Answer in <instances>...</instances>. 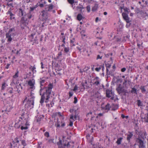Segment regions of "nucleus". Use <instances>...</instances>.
Wrapping results in <instances>:
<instances>
[{
    "instance_id": "obj_50",
    "label": "nucleus",
    "mask_w": 148,
    "mask_h": 148,
    "mask_svg": "<svg viewBox=\"0 0 148 148\" xmlns=\"http://www.w3.org/2000/svg\"><path fill=\"white\" fill-rule=\"evenodd\" d=\"M106 66L107 68H110L111 66V65L108 63L106 64Z\"/></svg>"
},
{
    "instance_id": "obj_8",
    "label": "nucleus",
    "mask_w": 148,
    "mask_h": 148,
    "mask_svg": "<svg viewBox=\"0 0 148 148\" xmlns=\"http://www.w3.org/2000/svg\"><path fill=\"white\" fill-rule=\"evenodd\" d=\"M70 47H72L75 46L76 44V42L75 38L73 37L72 35L71 37H70Z\"/></svg>"
},
{
    "instance_id": "obj_26",
    "label": "nucleus",
    "mask_w": 148,
    "mask_h": 148,
    "mask_svg": "<svg viewBox=\"0 0 148 148\" xmlns=\"http://www.w3.org/2000/svg\"><path fill=\"white\" fill-rule=\"evenodd\" d=\"M83 18V17L81 14H79L77 17V19L79 21H80Z\"/></svg>"
},
{
    "instance_id": "obj_47",
    "label": "nucleus",
    "mask_w": 148,
    "mask_h": 148,
    "mask_svg": "<svg viewBox=\"0 0 148 148\" xmlns=\"http://www.w3.org/2000/svg\"><path fill=\"white\" fill-rule=\"evenodd\" d=\"M34 43H35V44H38V39H37V37H35V38L34 39Z\"/></svg>"
},
{
    "instance_id": "obj_55",
    "label": "nucleus",
    "mask_w": 148,
    "mask_h": 148,
    "mask_svg": "<svg viewBox=\"0 0 148 148\" xmlns=\"http://www.w3.org/2000/svg\"><path fill=\"white\" fill-rule=\"evenodd\" d=\"M53 5L52 4H50L49 7V9L51 10L53 8Z\"/></svg>"
},
{
    "instance_id": "obj_37",
    "label": "nucleus",
    "mask_w": 148,
    "mask_h": 148,
    "mask_svg": "<svg viewBox=\"0 0 148 148\" xmlns=\"http://www.w3.org/2000/svg\"><path fill=\"white\" fill-rule=\"evenodd\" d=\"M21 144L24 147H25L27 145V144L25 141L24 140H22L21 141Z\"/></svg>"
},
{
    "instance_id": "obj_24",
    "label": "nucleus",
    "mask_w": 148,
    "mask_h": 148,
    "mask_svg": "<svg viewBox=\"0 0 148 148\" xmlns=\"http://www.w3.org/2000/svg\"><path fill=\"white\" fill-rule=\"evenodd\" d=\"M26 17H25V18H26L27 19L29 20L30 19L32 16V15L31 14V12H29V13L27 14L25 16Z\"/></svg>"
},
{
    "instance_id": "obj_44",
    "label": "nucleus",
    "mask_w": 148,
    "mask_h": 148,
    "mask_svg": "<svg viewBox=\"0 0 148 148\" xmlns=\"http://www.w3.org/2000/svg\"><path fill=\"white\" fill-rule=\"evenodd\" d=\"M14 142V143H19V141L18 140V138L16 137L14 138V140L13 141V143Z\"/></svg>"
},
{
    "instance_id": "obj_4",
    "label": "nucleus",
    "mask_w": 148,
    "mask_h": 148,
    "mask_svg": "<svg viewBox=\"0 0 148 148\" xmlns=\"http://www.w3.org/2000/svg\"><path fill=\"white\" fill-rule=\"evenodd\" d=\"M13 108L12 105L10 103H7L5 105L2 110V112L4 113L8 114Z\"/></svg>"
},
{
    "instance_id": "obj_35",
    "label": "nucleus",
    "mask_w": 148,
    "mask_h": 148,
    "mask_svg": "<svg viewBox=\"0 0 148 148\" xmlns=\"http://www.w3.org/2000/svg\"><path fill=\"white\" fill-rule=\"evenodd\" d=\"M70 142H68L66 145L65 144H63L64 148H69L70 147Z\"/></svg>"
},
{
    "instance_id": "obj_21",
    "label": "nucleus",
    "mask_w": 148,
    "mask_h": 148,
    "mask_svg": "<svg viewBox=\"0 0 148 148\" xmlns=\"http://www.w3.org/2000/svg\"><path fill=\"white\" fill-rule=\"evenodd\" d=\"M77 30L78 31L80 32L81 34L82 33L83 31V26L81 25H78L77 27Z\"/></svg>"
},
{
    "instance_id": "obj_13",
    "label": "nucleus",
    "mask_w": 148,
    "mask_h": 148,
    "mask_svg": "<svg viewBox=\"0 0 148 148\" xmlns=\"http://www.w3.org/2000/svg\"><path fill=\"white\" fill-rule=\"evenodd\" d=\"M94 80L95 81L93 83L94 84H95L96 86H98L99 85L100 80L98 77H96L94 79Z\"/></svg>"
},
{
    "instance_id": "obj_53",
    "label": "nucleus",
    "mask_w": 148,
    "mask_h": 148,
    "mask_svg": "<svg viewBox=\"0 0 148 148\" xmlns=\"http://www.w3.org/2000/svg\"><path fill=\"white\" fill-rule=\"evenodd\" d=\"M92 145L93 148H99V147L97 145L93 144L92 143Z\"/></svg>"
},
{
    "instance_id": "obj_17",
    "label": "nucleus",
    "mask_w": 148,
    "mask_h": 148,
    "mask_svg": "<svg viewBox=\"0 0 148 148\" xmlns=\"http://www.w3.org/2000/svg\"><path fill=\"white\" fill-rule=\"evenodd\" d=\"M59 141L58 142L57 144L58 145V148H64L63 147V145H62V140L60 138L59 139Z\"/></svg>"
},
{
    "instance_id": "obj_28",
    "label": "nucleus",
    "mask_w": 148,
    "mask_h": 148,
    "mask_svg": "<svg viewBox=\"0 0 148 148\" xmlns=\"http://www.w3.org/2000/svg\"><path fill=\"white\" fill-rule=\"evenodd\" d=\"M8 86V85L5 82L3 83L2 84L1 89V90H4L6 87Z\"/></svg>"
},
{
    "instance_id": "obj_63",
    "label": "nucleus",
    "mask_w": 148,
    "mask_h": 148,
    "mask_svg": "<svg viewBox=\"0 0 148 148\" xmlns=\"http://www.w3.org/2000/svg\"><path fill=\"white\" fill-rule=\"evenodd\" d=\"M10 64H8L7 65H6V66L5 67V68L6 69H8L9 68V67L10 66Z\"/></svg>"
},
{
    "instance_id": "obj_57",
    "label": "nucleus",
    "mask_w": 148,
    "mask_h": 148,
    "mask_svg": "<svg viewBox=\"0 0 148 148\" xmlns=\"http://www.w3.org/2000/svg\"><path fill=\"white\" fill-rule=\"evenodd\" d=\"M101 67H99L96 68L95 69V70L97 71H99L101 69Z\"/></svg>"
},
{
    "instance_id": "obj_62",
    "label": "nucleus",
    "mask_w": 148,
    "mask_h": 148,
    "mask_svg": "<svg viewBox=\"0 0 148 148\" xmlns=\"http://www.w3.org/2000/svg\"><path fill=\"white\" fill-rule=\"evenodd\" d=\"M126 70V69L125 68V67H124V68H122L121 69V71L122 72H124Z\"/></svg>"
},
{
    "instance_id": "obj_46",
    "label": "nucleus",
    "mask_w": 148,
    "mask_h": 148,
    "mask_svg": "<svg viewBox=\"0 0 148 148\" xmlns=\"http://www.w3.org/2000/svg\"><path fill=\"white\" fill-rule=\"evenodd\" d=\"M73 92L70 91L69 92V99L71 97H72L73 95Z\"/></svg>"
},
{
    "instance_id": "obj_59",
    "label": "nucleus",
    "mask_w": 148,
    "mask_h": 148,
    "mask_svg": "<svg viewBox=\"0 0 148 148\" xmlns=\"http://www.w3.org/2000/svg\"><path fill=\"white\" fill-rule=\"evenodd\" d=\"M19 10H20V13L21 14V16H23V11L21 9H20Z\"/></svg>"
},
{
    "instance_id": "obj_52",
    "label": "nucleus",
    "mask_w": 148,
    "mask_h": 148,
    "mask_svg": "<svg viewBox=\"0 0 148 148\" xmlns=\"http://www.w3.org/2000/svg\"><path fill=\"white\" fill-rule=\"evenodd\" d=\"M74 116L73 114H72L70 116V120L72 119L73 120V121H74L75 120H74Z\"/></svg>"
},
{
    "instance_id": "obj_10",
    "label": "nucleus",
    "mask_w": 148,
    "mask_h": 148,
    "mask_svg": "<svg viewBox=\"0 0 148 148\" xmlns=\"http://www.w3.org/2000/svg\"><path fill=\"white\" fill-rule=\"evenodd\" d=\"M28 85L30 86L31 89L34 88V85L35 84L34 81L32 80H29L28 82Z\"/></svg>"
},
{
    "instance_id": "obj_2",
    "label": "nucleus",
    "mask_w": 148,
    "mask_h": 148,
    "mask_svg": "<svg viewBox=\"0 0 148 148\" xmlns=\"http://www.w3.org/2000/svg\"><path fill=\"white\" fill-rule=\"evenodd\" d=\"M121 12L122 10L123 9L124 11V12L122 13V16L123 19L125 20L127 23H129L130 22V18L129 17L128 14L130 12V9L126 7H124L121 8Z\"/></svg>"
},
{
    "instance_id": "obj_36",
    "label": "nucleus",
    "mask_w": 148,
    "mask_h": 148,
    "mask_svg": "<svg viewBox=\"0 0 148 148\" xmlns=\"http://www.w3.org/2000/svg\"><path fill=\"white\" fill-rule=\"evenodd\" d=\"M131 92L132 93H134L137 94V89L134 88H132V90H131Z\"/></svg>"
},
{
    "instance_id": "obj_64",
    "label": "nucleus",
    "mask_w": 148,
    "mask_h": 148,
    "mask_svg": "<svg viewBox=\"0 0 148 148\" xmlns=\"http://www.w3.org/2000/svg\"><path fill=\"white\" fill-rule=\"evenodd\" d=\"M46 106L48 107V108H51L52 107L51 106H50V103H48L46 104Z\"/></svg>"
},
{
    "instance_id": "obj_51",
    "label": "nucleus",
    "mask_w": 148,
    "mask_h": 148,
    "mask_svg": "<svg viewBox=\"0 0 148 148\" xmlns=\"http://www.w3.org/2000/svg\"><path fill=\"white\" fill-rule=\"evenodd\" d=\"M74 121H72L71 120H70V122L69 124V125L70 126H73V122Z\"/></svg>"
},
{
    "instance_id": "obj_45",
    "label": "nucleus",
    "mask_w": 148,
    "mask_h": 148,
    "mask_svg": "<svg viewBox=\"0 0 148 148\" xmlns=\"http://www.w3.org/2000/svg\"><path fill=\"white\" fill-rule=\"evenodd\" d=\"M21 126V130H27L28 129V127H27V126H26L24 127L23 125H22Z\"/></svg>"
},
{
    "instance_id": "obj_18",
    "label": "nucleus",
    "mask_w": 148,
    "mask_h": 148,
    "mask_svg": "<svg viewBox=\"0 0 148 148\" xmlns=\"http://www.w3.org/2000/svg\"><path fill=\"white\" fill-rule=\"evenodd\" d=\"M61 122L58 121H57V124L56 125V126L57 127H59L60 126L62 127H63L65 126V124L64 123H63L62 124L61 123Z\"/></svg>"
},
{
    "instance_id": "obj_7",
    "label": "nucleus",
    "mask_w": 148,
    "mask_h": 148,
    "mask_svg": "<svg viewBox=\"0 0 148 148\" xmlns=\"http://www.w3.org/2000/svg\"><path fill=\"white\" fill-rule=\"evenodd\" d=\"M136 141L138 144V146L139 148H145V145H144L143 140L138 136L136 139Z\"/></svg>"
},
{
    "instance_id": "obj_33",
    "label": "nucleus",
    "mask_w": 148,
    "mask_h": 148,
    "mask_svg": "<svg viewBox=\"0 0 148 148\" xmlns=\"http://www.w3.org/2000/svg\"><path fill=\"white\" fill-rule=\"evenodd\" d=\"M137 104L138 107L142 106L143 104L141 101L140 100H138L137 101Z\"/></svg>"
},
{
    "instance_id": "obj_6",
    "label": "nucleus",
    "mask_w": 148,
    "mask_h": 148,
    "mask_svg": "<svg viewBox=\"0 0 148 148\" xmlns=\"http://www.w3.org/2000/svg\"><path fill=\"white\" fill-rule=\"evenodd\" d=\"M33 97L32 100H28L27 101V98L26 97L25 99L23 101V103L27 102L26 104H25V106L27 105V107L29 108H33L34 104V101L33 99Z\"/></svg>"
},
{
    "instance_id": "obj_34",
    "label": "nucleus",
    "mask_w": 148,
    "mask_h": 148,
    "mask_svg": "<svg viewBox=\"0 0 148 148\" xmlns=\"http://www.w3.org/2000/svg\"><path fill=\"white\" fill-rule=\"evenodd\" d=\"M64 52L65 53H67L69 51V47H64Z\"/></svg>"
},
{
    "instance_id": "obj_49",
    "label": "nucleus",
    "mask_w": 148,
    "mask_h": 148,
    "mask_svg": "<svg viewBox=\"0 0 148 148\" xmlns=\"http://www.w3.org/2000/svg\"><path fill=\"white\" fill-rule=\"evenodd\" d=\"M44 135L45 136L47 137H48L49 136V133L48 132H46L45 133Z\"/></svg>"
},
{
    "instance_id": "obj_16",
    "label": "nucleus",
    "mask_w": 148,
    "mask_h": 148,
    "mask_svg": "<svg viewBox=\"0 0 148 148\" xmlns=\"http://www.w3.org/2000/svg\"><path fill=\"white\" fill-rule=\"evenodd\" d=\"M8 14H9L10 17V20L15 19V17L14 15L11 12V11H8L7 12Z\"/></svg>"
},
{
    "instance_id": "obj_9",
    "label": "nucleus",
    "mask_w": 148,
    "mask_h": 148,
    "mask_svg": "<svg viewBox=\"0 0 148 148\" xmlns=\"http://www.w3.org/2000/svg\"><path fill=\"white\" fill-rule=\"evenodd\" d=\"M116 90L119 94L123 93L124 92V90L123 89V88L121 86V84H119V85L116 88Z\"/></svg>"
},
{
    "instance_id": "obj_56",
    "label": "nucleus",
    "mask_w": 148,
    "mask_h": 148,
    "mask_svg": "<svg viewBox=\"0 0 148 148\" xmlns=\"http://www.w3.org/2000/svg\"><path fill=\"white\" fill-rule=\"evenodd\" d=\"M78 89V87L77 86V85H75L74 87V89H73V91H76V90H77Z\"/></svg>"
},
{
    "instance_id": "obj_61",
    "label": "nucleus",
    "mask_w": 148,
    "mask_h": 148,
    "mask_svg": "<svg viewBox=\"0 0 148 148\" xmlns=\"http://www.w3.org/2000/svg\"><path fill=\"white\" fill-rule=\"evenodd\" d=\"M40 64L41 65V68L42 69H43L44 68V65L43 63L42 62H41L40 63Z\"/></svg>"
},
{
    "instance_id": "obj_48",
    "label": "nucleus",
    "mask_w": 148,
    "mask_h": 148,
    "mask_svg": "<svg viewBox=\"0 0 148 148\" xmlns=\"http://www.w3.org/2000/svg\"><path fill=\"white\" fill-rule=\"evenodd\" d=\"M86 10L88 12H89L90 10V5H88L86 7Z\"/></svg>"
},
{
    "instance_id": "obj_25",
    "label": "nucleus",
    "mask_w": 148,
    "mask_h": 148,
    "mask_svg": "<svg viewBox=\"0 0 148 148\" xmlns=\"http://www.w3.org/2000/svg\"><path fill=\"white\" fill-rule=\"evenodd\" d=\"M112 106L111 110L115 111L118 108V106L116 105H113Z\"/></svg>"
},
{
    "instance_id": "obj_12",
    "label": "nucleus",
    "mask_w": 148,
    "mask_h": 148,
    "mask_svg": "<svg viewBox=\"0 0 148 148\" xmlns=\"http://www.w3.org/2000/svg\"><path fill=\"white\" fill-rule=\"evenodd\" d=\"M86 137L88 142L90 143L91 145H92L93 137L92 136L90 137L89 134H88L86 135Z\"/></svg>"
},
{
    "instance_id": "obj_11",
    "label": "nucleus",
    "mask_w": 148,
    "mask_h": 148,
    "mask_svg": "<svg viewBox=\"0 0 148 148\" xmlns=\"http://www.w3.org/2000/svg\"><path fill=\"white\" fill-rule=\"evenodd\" d=\"M92 112L90 111L88 113H87L86 114V116L87 117H89L90 116H91V122L92 123H93V124L94 125L95 123H96V120H95V121H93V118L94 117V116L93 117L92 116Z\"/></svg>"
},
{
    "instance_id": "obj_40",
    "label": "nucleus",
    "mask_w": 148,
    "mask_h": 148,
    "mask_svg": "<svg viewBox=\"0 0 148 148\" xmlns=\"http://www.w3.org/2000/svg\"><path fill=\"white\" fill-rule=\"evenodd\" d=\"M15 29L14 28L12 27L10 29L9 31L7 33H9V34H11V32L12 31L15 32Z\"/></svg>"
},
{
    "instance_id": "obj_22",
    "label": "nucleus",
    "mask_w": 148,
    "mask_h": 148,
    "mask_svg": "<svg viewBox=\"0 0 148 148\" xmlns=\"http://www.w3.org/2000/svg\"><path fill=\"white\" fill-rule=\"evenodd\" d=\"M98 8V5L97 4H96L94 6L92 7V11L93 12H95L96 11Z\"/></svg>"
},
{
    "instance_id": "obj_39",
    "label": "nucleus",
    "mask_w": 148,
    "mask_h": 148,
    "mask_svg": "<svg viewBox=\"0 0 148 148\" xmlns=\"http://www.w3.org/2000/svg\"><path fill=\"white\" fill-rule=\"evenodd\" d=\"M61 39L62 40V42L64 43H65L66 42L65 41V36H62L61 38Z\"/></svg>"
},
{
    "instance_id": "obj_43",
    "label": "nucleus",
    "mask_w": 148,
    "mask_h": 148,
    "mask_svg": "<svg viewBox=\"0 0 148 148\" xmlns=\"http://www.w3.org/2000/svg\"><path fill=\"white\" fill-rule=\"evenodd\" d=\"M35 34H32L31 35L29 36V38H30L31 39L30 41L32 42L33 41L32 39L33 38L34 35H35Z\"/></svg>"
},
{
    "instance_id": "obj_27",
    "label": "nucleus",
    "mask_w": 148,
    "mask_h": 148,
    "mask_svg": "<svg viewBox=\"0 0 148 148\" xmlns=\"http://www.w3.org/2000/svg\"><path fill=\"white\" fill-rule=\"evenodd\" d=\"M122 139L123 138L122 137H120L117 139V140L116 141V143L118 145H119L121 144Z\"/></svg>"
},
{
    "instance_id": "obj_54",
    "label": "nucleus",
    "mask_w": 148,
    "mask_h": 148,
    "mask_svg": "<svg viewBox=\"0 0 148 148\" xmlns=\"http://www.w3.org/2000/svg\"><path fill=\"white\" fill-rule=\"evenodd\" d=\"M74 100L73 102V103H74L75 104L77 102V99L76 97H75L74 98Z\"/></svg>"
},
{
    "instance_id": "obj_23",
    "label": "nucleus",
    "mask_w": 148,
    "mask_h": 148,
    "mask_svg": "<svg viewBox=\"0 0 148 148\" xmlns=\"http://www.w3.org/2000/svg\"><path fill=\"white\" fill-rule=\"evenodd\" d=\"M19 72L18 70H17L15 74L12 76L13 79H16L19 76Z\"/></svg>"
},
{
    "instance_id": "obj_3",
    "label": "nucleus",
    "mask_w": 148,
    "mask_h": 148,
    "mask_svg": "<svg viewBox=\"0 0 148 148\" xmlns=\"http://www.w3.org/2000/svg\"><path fill=\"white\" fill-rule=\"evenodd\" d=\"M22 112V113L21 114V116L20 117L19 121H20L23 120L21 123L22 125H25V126L29 125V124L28 121L27 117L26 116L24 112L23 111Z\"/></svg>"
},
{
    "instance_id": "obj_41",
    "label": "nucleus",
    "mask_w": 148,
    "mask_h": 148,
    "mask_svg": "<svg viewBox=\"0 0 148 148\" xmlns=\"http://www.w3.org/2000/svg\"><path fill=\"white\" fill-rule=\"evenodd\" d=\"M127 77H126L124 79L123 84L126 86L127 84Z\"/></svg>"
},
{
    "instance_id": "obj_1",
    "label": "nucleus",
    "mask_w": 148,
    "mask_h": 148,
    "mask_svg": "<svg viewBox=\"0 0 148 148\" xmlns=\"http://www.w3.org/2000/svg\"><path fill=\"white\" fill-rule=\"evenodd\" d=\"M53 88V85L51 84H49L47 87L42 88L40 90V95L41 96V98L40 103H42L45 100V102L47 103L51 93V90Z\"/></svg>"
},
{
    "instance_id": "obj_5",
    "label": "nucleus",
    "mask_w": 148,
    "mask_h": 148,
    "mask_svg": "<svg viewBox=\"0 0 148 148\" xmlns=\"http://www.w3.org/2000/svg\"><path fill=\"white\" fill-rule=\"evenodd\" d=\"M29 20L24 17L21 18L20 22V26L22 29H24L28 25Z\"/></svg>"
},
{
    "instance_id": "obj_30",
    "label": "nucleus",
    "mask_w": 148,
    "mask_h": 148,
    "mask_svg": "<svg viewBox=\"0 0 148 148\" xmlns=\"http://www.w3.org/2000/svg\"><path fill=\"white\" fill-rule=\"evenodd\" d=\"M140 89L141 90V92L143 93H145L146 91V89L145 88V86H141L140 87Z\"/></svg>"
},
{
    "instance_id": "obj_42",
    "label": "nucleus",
    "mask_w": 148,
    "mask_h": 148,
    "mask_svg": "<svg viewBox=\"0 0 148 148\" xmlns=\"http://www.w3.org/2000/svg\"><path fill=\"white\" fill-rule=\"evenodd\" d=\"M75 0H67L68 2L70 4L73 5L74 3Z\"/></svg>"
},
{
    "instance_id": "obj_31",
    "label": "nucleus",
    "mask_w": 148,
    "mask_h": 148,
    "mask_svg": "<svg viewBox=\"0 0 148 148\" xmlns=\"http://www.w3.org/2000/svg\"><path fill=\"white\" fill-rule=\"evenodd\" d=\"M48 16L47 14L43 13L42 14V20L44 21H46L47 20Z\"/></svg>"
},
{
    "instance_id": "obj_14",
    "label": "nucleus",
    "mask_w": 148,
    "mask_h": 148,
    "mask_svg": "<svg viewBox=\"0 0 148 148\" xmlns=\"http://www.w3.org/2000/svg\"><path fill=\"white\" fill-rule=\"evenodd\" d=\"M12 34H9V33H7L6 34V38H7V41L8 42H11L12 40V38H11Z\"/></svg>"
},
{
    "instance_id": "obj_20",
    "label": "nucleus",
    "mask_w": 148,
    "mask_h": 148,
    "mask_svg": "<svg viewBox=\"0 0 148 148\" xmlns=\"http://www.w3.org/2000/svg\"><path fill=\"white\" fill-rule=\"evenodd\" d=\"M112 108V106L110 105V104L108 103L106 105L105 107L104 108V109L105 110H107V111L110 110V109Z\"/></svg>"
},
{
    "instance_id": "obj_58",
    "label": "nucleus",
    "mask_w": 148,
    "mask_h": 148,
    "mask_svg": "<svg viewBox=\"0 0 148 148\" xmlns=\"http://www.w3.org/2000/svg\"><path fill=\"white\" fill-rule=\"evenodd\" d=\"M116 40L117 42H120L121 40V39L119 37V38H116L115 39Z\"/></svg>"
},
{
    "instance_id": "obj_60",
    "label": "nucleus",
    "mask_w": 148,
    "mask_h": 148,
    "mask_svg": "<svg viewBox=\"0 0 148 148\" xmlns=\"http://www.w3.org/2000/svg\"><path fill=\"white\" fill-rule=\"evenodd\" d=\"M108 68H106V73L107 75H110V72L109 71Z\"/></svg>"
},
{
    "instance_id": "obj_29",
    "label": "nucleus",
    "mask_w": 148,
    "mask_h": 148,
    "mask_svg": "<svg viewBox=\"0 0 148 148\" xmlns=\"http://www.w3.org/2000/svg\"><path fill=\"white\" fill-rule=\"evenodd\" d=\"M103 53L101 52L100 53V54L97 55V60L101 59L103 56Z\"/></svg>"
},
{
    "instance_id": "obj_19",
    "label": "nucleus",
    "mask_w": 148,
    "mask_h": 148,
    "mask_svg": "<svg viewBox=\"0 0 148 148\" xmlns=\"http://www.w3.org/2000/svg\"><path fill=\"white\" fill-rule=\"evenodd\" d=\"M129 134H127V140L130 142L131 138L133 136V134L131 132H129Z\"/></svg>"
},
{
    "instance_id": "obj_15",
    "label": "nucleus",
    "mask_w": 148,
    "mask_h": 148,
    "mask_svg": "<svg viewBox=\"0 0 148 148\" xmlns=\"http://www.w3.org/2000/svg\"><path fill=\"white\" fill-rule=\"evenodd\" d=\"M112 93L111 91H110L109 89H107L106 90V97L108 98H110L112 95Z\"/></svg>"
},
{
    "instance_id": "obj_38",
    "label": "nucleus",
    "mask_w": 148,
    "mask_h": 148,
    "mask_svg": "<svg viewBox=\"0 0 148 148\" xmlns=\"http://www.w3.org/2000/svg\"><path fill=\"white\" fill-rule=\"evenodd\" d=\"M144 119L145 120V122L148 123V113L144 117Z\"/></svg>"
},
{
    "instance_id": "obj_32",
    "label": "nucleus",
    "mask_w": 148,
    "mask_h": 148,
    "mask_svg": "<svg viewBox=\"0 0 148 148\" xmlns=\"http://www.w3.org/2000/svg\"><path fill=\"white\" fill-rule=\"evenodd\" d=\"M45 82V80L44 79H42L41 80L40 82V88H43H43L42 87V86H43Z\"/></svg>"
}]
</instances>
